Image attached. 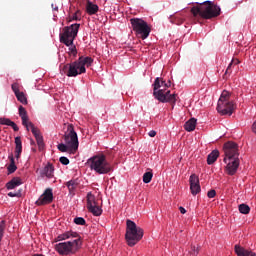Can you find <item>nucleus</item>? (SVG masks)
<instances>
[{
    "label": "nucleus",
    "mask_w": 256,
    "mask_h": 256,
    "mask_svg": "<svg viewBox=\"0 0 256 256\" xmlns=\"http://www.w3.org/2000/svg\"><path fill=\"white\" fill-rule=\"evenodd\" d=\"M199 6H194L191 8V13L193 17H201L202 19H213L221 15V7L217 6L211 1L196 2Z\"/></svg>",
    "instance_id": "obj_4"
},
{
    "label": "nucleus",
    "mask_w": 256,
    "mask_h": 256,
    "mask_svg": "<svg viewBox=\"0 0 256 256\" xmlns=\"http://www.w3.org/2000/svg\"><path fill=\"white\" fill-rule=\"evenodd\" d=\"M0 125H7L8 127H12L14 131H19V126L9 118H0Z\"/></svg>",
    "instance_id": "obj_20"
},
{
    "label": "nucleus",
    "mask_w": 256,
    "mask_h": 256,
    "mask_svg": "<svg viewBox=\"0 0 256 256\" xmlns=\"http://www.w3.org/2000/svg\"><path fill=\"white\" fill-rule=\"evenodd\" d=\"M233 63L234 65H239L240 61L239 59H232V62L227 67L226 73H229V69H231V66L233 65Z\"/></svg>",
    "instance_id": "obj_38"
},
{
    "label": "nucleus",
    "mask_w": 256,
    "mask_h": 256,
    "mask_svg": "<svg viewBox=\"0 0 256 256\" xmlns=\"http://www.w3.org/2000/svg\"><path fill=\"white\" fill-rule=\"evenodd\" d=\"M19 115L22 119V125L25 126L31 123V121H29V116H27V110H25V107L19 106Z\"/></svg>",
    "instance_id": "obj_19"
},
{
    "label": "nucleus",
    "mask_w": 256,
    "mask_h": 256,
    "mask_svg": "<svg viewBox=\"0 0 256 256\" xmlns=\"http://www.w3.org/2000/svg\"><path fill=\"white\" fill-rule=\"evenodd\" d=\"M67 239H70V241H67ZM57 241H67L55 245V251H57L59 255H75V252L79 251L82 245L81 236L74 231H67L60 234L57 237Z\"/></svg>",
    "instance_id": "obj_1"
},
{
    "label": "nucleus",
    "mask_w": 256,
    "mask_h": 256,
    "mask_svg": "<svg viewBox=\"0 0 256 256\" xmlns=\"http://www.w3.org/2000/svg\"><path fill=\"white\" fill-rule=\"evenodd\" d=\"M51 7L53 11H59V6H57L56 4H52Z\"/></svg>",
    "instance_id": "obj_45"
},
{
    "label": "nucleus",
    "mask_w": 256,
    "mask_h": 256,
    "mask_svg": "<svg viewBox=\"0 0 256 256\" xmlns=\"http://www.w3.org/2000/svg\"><path fill=\"white\" fill-rule=\"evenodd\" d=\"M195 127H197V119L191 118L184 124L185 131L191 133V131H195Z\"/></svg>",
    "instance_id": "obj_17"
},
{
    "label": "nucleus",
    "mask_w": 256,
    "mask_h": 256,
    "mask_svg": "<svg viewBox=\"0 0 256 256\" xmlns=\"http://www.w3.org/2000/svg\"><path fill=\"white\" fill-rule=\"evenodd\" d=\"M53 202V189L48 188L36 201V205H49Z\"/></svg>",
    "instance_id": "obj_14"
},
{
    "label": "nucleus",
    "mask_w": 256,
    "mask_h": 256,
    "mask_svg": "<svg viewBox=\"0 0 256 256\" xmlns=\"http://www.w3.org/2000/svg\"><path fill=\"white\" fill-rule=\"evenodd\" d=\"M55 167H53V164L48 163L40 172V175L42 177H47V179H53L55 177Z\"/></svg>",
    "instance_id": "obj_15"
},
{
    "label": "nucleus",
    "mask_w": 256,
    "mask_h": 256,
    "mask_svg": "<svg viewBox=\"0 0 256 256\" xmlns=\"http://www.w3.org/2000/svg\"><path fill=\"white\" fill-rule=\"evenodd\" d=\"M130 23L136 37L143 40L149 37L151 33V27H149V24H147L145 20L141 18H131Z\"/></svg>",
    "instance_id": "obj_9"
},
{
    "label": "nucleus",
    "mask_w": 256,
    "mask_h": 256,
    "mask_svg": "<svg viewBox=\"0 0 256 256\" xmlns=\"http://www.w3.org/2000/svg\"><path fill=\"white\" fill-rule=\"evenodd\" d=\"M179 211H180V213H182V215H185L187 213V210H185V208L183 206L179 207Z\"/></svg>",
    "instance_id": "obj_43"
},
{
    "label": "nucleus",
    "mask_w": 256,
    "mask_h": 256,
    "mask_svg": "<svg viewBox=\"0 0 256 256\" xmlns=\"http://www.w3.org/2000/svg\"><path fill=\"white\" fill-rule=\"evenodd\" d=\"M197 255H199V248L192 246L188 256H197Z\"/></svg>",
    "instance_id": "obj_37"
},
{
    "label": "nucleus",
    "mask_w": 256,
    "mask_h": 256,
    "mask_svg": "<svg viewBox=\"0 0 256 256\" xmlns=\"http://www.w3.org/2000/svg\"><path fill=\"white\" fill-rule=\"evenodd\" d=\"M63 139L64 143L70 147V153H77V149H79V138L77 136V132H75V129L73 128V125H68Z\"/></svg>",
    "instance_id": "obj_11"
},
{
    "label": "nucleus",
    "mask_w": 256,
    "mask_h": 256,
    "mask_svg": "<svg viewBox=\"0 0 256 256\" xmlns=\"http://www.w3.org/2000/svg\"><path fill=\"white\" fill-rule=\"evenodd\" d=\"M4 232H5V221L2 220V221L0 222V234L3 235Z\"/></svg>",
    "instance_id": "obj_42"
},
{
    "label": "nucleus",
    "mask_w": 256,
    "mask_h": 256,
    "mask_svg": "<svg viewBox=\"0 0 256 256\" xmlns=\"http://www.w3.org/2000/svg\"><path fill=\"white\" fill-rule=\"evenodd\" d=\"M31 145H35V141H31Z\"/></svg>",
    "instance_id": "obj_47"
},
{
    "label": "nucleus",
    "mask_w": 256,
    "mask_h": 256,
    "mask_svg": "<svg viewBox=\"0 0 256 256\" xmlns=\"http://www.w3.org/2000/svg\"><path fill=\"white\" fill-rule=\"evenodd\" d=\"M8 197H21V190H18L16 192H9Z\"/></svg>",
    "instance_id": "obj_40"
},
{
    "label": "nucleus",
    "mask_w": 256,
    "mask_h": 256,
    "mask_svg": "<svg viewBox=\"0 0 256 256\" xmlns=\"http://www.w3.org/2000/svg\"><path fill=\"white\" fill-rule=\"evenodd\" d=\"M151 179H153V172H146L143 175V183H151Z\"/></svg>",
    "instance_id": "obj_32"
},
{
    "label": "nucleus",
    "mask_w": 256,
    "mask_h": 256,
    "mask_svg": "<svg viewBox=\"0 0 256 256\" xmlns=\"http://www.w3.org/2000/svg\"><path fill=\"white\" fill-rule=\"evenodd\" d=\"M19 87H20V85H19V83H17V82H14V83L11 85V89H12V91H13V93H14L15 95L21 93V91H19Z\"/></svg>",
    "instance_id": "obj_34"
},
{
    "label": "nucleus",
    "mask_w": 256,
    "mask_h": 256,
    "mask_svg": "<svg viewBox=\"0 0 256 256\" xmlns=\"http://www.w3.org/2000/svg\"><path fill=\"white\" fill-rule=\"evenodd\" d=\"M77 181L76 180H70L69 182H67V187L69 189V191H74V189L77 188Z\"/></svg>",
    "instance_id": "obj_33"
},
{
    "label": "nucleus",
    "mask_w": 256,
    "mask_h": 256,
    "mask_svg": "<svg viewBox=\"0 0 256 256\" xmlns=\"http://www.w3.org/2000/svg\"><path fill=\"white\" fill-rule=\"evenodd\" d=\"M228 175H234L239 169V146L235 142H226L223 147Z\"/></svg>",
    "instance_id": "obj_3"
},
{
    "label": "nucleus",
    "mask_w": 256,
    "mask_h": 256,
    "mask_svg": "<svg viewBox=\"0 0 256 256\" xmlns=\"http://www.w3.org/2000/svg\"><path fill=\"white\" fill-rule=\"evenodd\" d=\"M24 127H26L27 131H29L30 129L31 133L34 135L37 141L38 149L40 151H43V148L45 147V142H43V135H41V131L39 130V128L35 127L32 122H28V124L24 125Z\"/></svg>",
    "instance_id": "obj_13"
},
{
    "label": "nucleus",
    "mask_w": 256,
    "mask_h": 256,
    "mask_svg": "<svg viewBox=\"0 0 256 256\" xmlns=\"http://www.w3.org/2000/svg\"><path fill=\"white\" fill-rule=\"evenodd\" d=\"M149 137H155V135H157V132L155 130H151L149 133H148Z\"/></svg>",
    "instance_id": "obj_44"
},
{
    "label": "nucleus",
    "mask_w": 256,
    "mask_h": 256,
    "mask_svg": "<svg viewBox=\"0 0 256 256\" xmlns=\"http://www.w3.org/2000/svg\"><path fill=\"white\" fill-rule=\"evenodd\" d=\"M15 97L20 103H22V105H27V96H25L24 92H19Z\"/></svg>",
    "instance_id": "obj_26"
},
{
    "label": "nucleus",
    "mask_w": 256,
    "mask_h": 256,
    "mask_svg": "<svg viewBox=\"0 0 256 256\" xmlns=\"http://www.w3.org/2000/svg\"><path fill=\"white\" fill-rule=\"evenodd\" d=\"M219 158V150H213L207 157V164L213 165L215 161Z\"/></svg>",
    "instance_id": "obj_23"
},
{
    "label": "nucleus",
    "mask_w": 256,
    "mask_h": 256,
    "mask_svg": "<svg viewBox=\"0 0 256 256\" xmlns=\"http://www.w3.org/2000/svg\"><path fill=\"white\" fill-rule=\"evenodd\" d=\"M235 253L237 256H256L255 252L249 251L239 245L235 246Z\"/></svg>",
    "instance_id": "obj_16"
},
{
    "label": "nucleus",
    "mask_w": 256,
    "mask_h": 256,
    "mask_svg": "<svg viewBox=\"0 0 256 256\" xmlns=\"http://www.w3.org/2000/svg\"><path fill=\"white\" fill-rule=\"evenodd\" d=\"M78 61L82 67H91L93 63V59L91 57H83L81 56Z\"/></svg>",
    "instance_id": "obj_24"
},
{
    "label": "nucleus",
    "mask_w": 256,
    "mask_h": 256,
    "mask_svg": "<svg viewBox=\"0 0 256 256\" xmlns=\"http://www.w3.org/2000/svg\"><path fill=\"white\" fill-rule=\"evenodd\" d=\"M81 24H72L70 26H66L63 28V33H60V43L69 47L70 53L75 55L77 53V48L73 45L75 38L77 37V33H79V28Z\"/></svg>",
    "instance_id": "obj_5"
},
{
    "label": "nucleus",
    "mask_w": 256,
    "mask_h": 256,
    "mask_svg": "<svg viewBox=\"0 0 256 256\" xmlns=\"http://www.w3.org/2000/svg\"><path fill=\"white\" fill-rule=\"evenodd\" d=\"M15 157L16 159H19L21 157V153L23 151V145L21 143V137L15 138Z\"/></svg>",
    "instance_id": "obj_18"
},
{
    "label": "nucleus",
    "mask_w": 256,
    "mask_h": 256,
    "mask_svg": "<svg viewBox=\"0 0 256 256\" xmlns=\"http://www.w3.org/2000/svg\"><path fill=\"white\" fill-rule=\"evenodd\" d=\"M69 21H81V10H77L72 16H70Z\"/></svg>",
    "instance_id": "obj_31"
},
{
    "label": "nucleus",
    "mask_w": 256,
    "mask_h": 256,
    "mask_svg": "<svg viewBox=\"0 0 256 256\" xmlns=\"http://www.w3.org/2000/svg\"><path fill=\"white\" fill-rule=\"evenodd\" d=\"M238 209L243 215H249V212L251 211V208L247 204H240Z\"/></svg>",
    "instance_id": "obj_28"
},
{
    "label": "nucleus",
    "mask_w": 256,
    "mask_h": 256,
    "mask_svg": "<svg viewBox=\"0 0 256 256\" xmlns=\"http://www.w3.org/2000/svg\"><path fill=\"white\" fill-rule=\"evenodd\" d=\"M74 223L76 224V225H85V218H83V217H76V218H74Z\"/></svg>",
    "instance_id": "obj_36"
},
{
    "label": "nucleus",
    "mask_w": 256,
    "mask_h": 256,
    "mask_svg": "<svg viewBox=\"0 0 256 256\" xmlns=\"http://www.w3.org/2000/svg\"><path fill=\"white\" fill-rule=\"evenodd\" d=\"M87 209L95 217H99L103 213V209L97 205L95 201V196L91 193L87 194Z\"/></svg>",
    "instance_id": "obj_12"
},
{
    "label": "nucleus",
    "mask_w": 256,
    "mask_h": 256,
    "mask_svg": "<svg viewBox=\"0 0 256 256\" xmlns=\"http://www.w3.org/2000/svg\"><path fill=\"white\" fill-rule=\"evenodd\" d=\"M86 11L88 15H95V13L99 11V6H97V4H93L92 2L88 1L86 5Z\"/></svg>",
    "instance_id": "obj_21"
},
{
    "label": "nucleus",
    "mask_w": 256,
    "mask_h": 256,
    "mask_svg": "<svg viewBox=\"0 0 256 256\" xmlns=\"http://www.w3.org/2000/svg\"><path fill=\"white\" fill-rule=\"evenodd\" d=\"M2 239H3V234L0 233V243H1Z\"/></svg>",
    "instance_id": "obj_46"
},
{
    "label": "nucleus",
    "mask_w": 256,
    "mask_h": 256,
    "mask_svg": "<svg viewBox=\"0 0 256 256\" xmlns=\"http://www.w3.org/2000/svg\"><path fill=\"white\" fill-rule=\"evenodd\" d=\"M190 191L192 195H197L198 193H201V185L190 187Z\"/></svg>",
    "instance_id": "obj_35"
},
{
    "label": "nucleus",
    "mask_w": 256,
    "mask_h": 256,
    "mask_svg": "<svg viewBox=\"0 0 256 256\" xmlns=\"http://www.w3.org/2000/svg\"><path fill=\"white\" fill-rule=\"evenodd\" d=\"M169 87H171V80L165 82V80L157 77L153 83V96L160 103H177V94H171Z\"/></svg>",
    "instance_id": "obj_2"
},
{
    "label": "nucleus",
    "mask_w": 256,
    "mask_h": 256,
    "mask_svg": "<svg viewBox=\"0 0 256 256\" xmlns=\"http://www.w3.org/2000/svg\"><path fill=\"white\" fill-rule=\"evenodd\" d=\"M187 16L183 13L178 14L177 16H174V21L176 25H182V23H185V18Z\"/></svg>",
    "instance_id": "obj_25"
},
{
    "label": "nucleus",
    "mask_w": 256,
    "mask_h": 256,
    "mask_svg": "<svg viewBox=\"0 0 256 256\" xmlns=\"http://www.w3.org/2000/svg\"><path fill=\"white\" fill-rule=\"evenodd\" d=\"M87 164L91 171H95L98 175H107V173H111L113 171V166L105 155H96L88 159Z\"/></svg>",
    "instance_id": "obj_6"
},
{
    "label": "nucleus",
    "mask_w": 256,
    "mask_h": 256,
    "mask_svg": "<svg viewBox=\"0 0 256 256\" xmlns=\"http://www.w3.org/2000/svg\"><path fill=\"white\" fill-rule=\"evenodd\" d=\"M125 239L129 247H135L140 239H143V229L132 220L126 221Z\"/></svg>",
    "instance_id": "obj_7"
},
{
    "label": "nucleus",
    "mask_w": 256,
    "mask_h": 256,
    "mask_svg": "<svg viewBox=\"0 0 256 256\" xmlns=\"http://www.w3.org/2000/svg\"><path fill=\"white\" fill-rule=\"evenodd\" d=\"M58 150L61 151V153H71V148L64 142L61 144H58Z\"/></svg>",
    "instance_id": "obj_30"
},
{
    "label": "nucleus",
    "mask_w": 256,
    "mask_h": 256,
    "mask_svg": "<svg viewBox=\"0 0 256 256\" xmlns=\"http://www.w3.org/2000/svg\"><path fill=\"white\" fill-rule=\"evenodd\" d=\"M215 195H217V192L215 190H210L207 193V197H209V199H213Z\"/></svg>",
    "instance_id": "obj_41"
},
{
    "label": "nucleus",
    "mask_w": 256,
    "mask_h": 256,
    "mask_svg": "<svg viewBox=\"0 0 256 256\" xmlns=\"http://www.w3.org/2000/svg\"><path fill=\"white\" fill-rule=\"evenodd\" d=\"M190 187H197L199 185V177L195 174L190 176Z\"/></svg>",
    "instance_id": "obj_29"
},
{
    "label": "nucleus",
    "mask_w": 256,
    "mask_h": 256,
    "mask_svg": "<svg viewBox=\"0 0 256 256\" xmlns=\"http://www.w3.org/2000/svg\"><path fill=\"white\" fill-rule=\"evenodd\" d=\"M86 71L87 69L81 65L79 60L65 64L60 69L61 75H66L67 77H77V75H82V73H86Z\"/></svg>",
    "instance_id": "obj_10"
},
{
    "label": "nucleus",
    "mask_w": 256,
    "mask_h": 256,
    "mask_svg": "<svg viewBox=\"0 0 256 256\" xmlns=\"http://www.w3.org/2000/svg\"><path fill=\"white\" fill-rule=\"evenodd\" d=\"M23 182H21L20 178H13L12 180H10L7 184H6V188L8 190L11 189H16V187H19L20 185H22Z\"/></svg>",
    "instance_id": "obj_22"
},
{
    "label": "nucleus",
    "mask_w": 256,
    "mask_h": 256,
    "mask_svg": "<svg viewBox=\"0 0 256 256\" xmlns=\"http://www.w3.org/2000/svg\"><path fill=\"white\" fill-rule=\"evenodd\" d=\"M59 161L62 165H69V158L65 156L60 157Z\"/></svg>",
    "instance_id": "obj_39"
},
{
    "label": "nucleus",
    "mask_w": 256,
    "mask_h": 256,
    "mask_svg": "<svg viewBox=\"0 0 256 256\" xmlns=\"http://www.w3.org/2000/svg\"><path fill=\"white\" fill-rule=\"evenodd\" d=\"M217 111L220 115H233L235 111V103L231 100V93L224 90L218 100Z\"/></svg>",
    "instance_id": "obj_8"
},
{
    "label": "nucleus",
    "mask_w": 256,
    "mask_h": 256,
    "mask_svg": "<svg viewBox=\"0 0 256 256\" xmlns=\"http://www.w3.org/2000/svg\"><path fill=\"white\" fill-rule=\"evenodd\" d=\"M17 171V166L15 165V158L10 157V165L8 166V173H15Z\"/></svg>",
    "instance_id": "obj_27"
}]
</instances>
